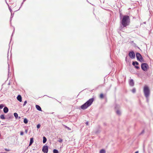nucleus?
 <instances>
[{"label":"nucleus","instance_id":"obj_1","mask_svg":"<svg viewBox=\"0 0 153 153\" xmlns=\"http://www.w3.org/2000/svg\"><path fill=\"white\" fill-rule=\"evenodd\" d=\"M120 17L121 20V23L123 27H126L129 25L130 22V19L128 16L125 15L122 17L121 14L120 13Z\"/></svg>","mask_w":153,"mask_h":153},{"label":"nucleus","instance_id":"obj_2","mask_svg":"<svg viewBox=\"0 0 153 153\" xmlns=\"http://www.w3.org/2000/svg\"><path fill=\"white\" fill-rule=\"evenodd\" d=\"M94 101V98H92L89 99L86 102L81 106V108L82 110H85L90 106Z\"/></svg>","mask_w":153,"mask_h":153},{"label":"nucleus","instance_id":"obj_3","mask_svg":"<svg viewBox=\"0 0 153 153\" xmlns=\"http://www.w3.org/2000/svg\"><path fill=\"white\" fill-rule=\"evenodd\" d=\"M143 92L146 98H148L150 94V91L149 88L147 86H145L143 88Z\"/></svg>","mask_w":153,"mask_h":153},{"label":"nucleus","instance_id":"obj_4","mask_svg":"<svg viewBox=\"0 0 153 153\" xmlns=\"http://www.w3.org/2000/svg\"><path fill=\"white\" fill-rule=\"evenodd\" d=\"M136 55L137 59L138 61L142 62H144V59L143 58L140 53L137 52Z\"/></svg>","mask_w":153,"mask_h":153},{"label":"nucleus","instance_id":"obj_5","mask_svg":"<svg viewBox=\"0 0 153 153\" xmlns=\"http://www.w3.org/2000/svg\"><path fill=\"white\" fill-rule=\"evenodd\" d=\"M141 66L142 70L145 71H147L149 68V65L146 63H142Z\"/></svg>","mask_w":153,"mask_h":153},{"label":"nucleus","instance_id":"obj_6","mask_svg":"<svg viewBox=\"0 0 153 153\" xmlns=\"http://www.w3.org/2000/svg\"><path fill=\"white\" fill-rule=\"evenodd\" d=\"M128 55L132 59H134L135 57V53L133 51H130L128 53Z\"/></svg>","mask_w":153,"mask_h":153},{"label":"nucleus","instance_id":"obj_7","mask_svg":"<svg viewBox=\"0 0 153 153\" xmlns=\"http://www.w3.org/2000/svg\"><path fill=\"white\" fill-rule=\"evenodd\" d=\"M42 151L44 153H48V147L47 146H44L42 149Z\"/></svg>","mask_w":153,"mask_h":153},{"label":"nucleus","instance_id":"obj_8","mask_svg":"<svg viewBox=\"0 0 153 153\" xmlns=\"http://www.w3.org/2000/svg\"><path fill=\"white\" fill-rule=\"evenodd\" d=\"M139 64L138 62L137 61H133L132 62V65L134 66L136 69H139L140 68L139 67L137 66L139 65Z\"/></svg>","mask_w":153,"mask_h":153},{"label":"nucleus","instance_id":"obj_9","mask_svg":"<svg viewBox=\"0 0 153 153\" xmlns=\"http://www.w3.org/2000/svg\"><path fill=\"white\" fill-rule=\"evenodd\" d=\"M17 99L20 102H21L22 101V97L20 95H19L17 96Z\"/></svg>","mask_w":153,"mask_h":153},{"label":"nucleus","instance_id":"obj_10","mask_svg":"<svg viewBox=\"0 0 153 153\" xmlns=\"http://www.w3.org/2000/svg\"><path fill=\"white\" fill-rule=\"evenodd\" d=\"M36 108L38 111H42L41 108L39 105H36Z\"/></svg>","mask_w":153,"mask_h":153},{"label":"nucleus","instance_id":"obj_11","mask_svg":"<svg viewBox=\"0 0 153 153\" xmlns=\"http://www.w3.org/2000/svg\"><path fill=\"white\" fill-rule=\"evenodd\" d=\"M134 83L133 80L131 79L129 82V85L131 86H133L134 85Z\"/></svg>","mask_w":153,"mask_h":153},{"label":"nucleus","instance_id":"obj_12","mask_svg":"<svg viewBox=\"0 0 153 153\" xmlns=\"http://www.w3.org/2000/svg\"><path fill=\"white\" fill-rule=\"evenodd\" d=\"M8 109L7 107H5L4 108L3 111L4 113H7L8 112Z\"/></svg>","mask_w":153,"mask_h":153},{"label":"nucleus","instance_id":"obj_13","mask_svg":"<svg viewBox=\"0 0 153 153\" xmlns=\"http://www.w3.org/2000/svg\"><path fill=\"white\" fill-rule=\"evenodd\" d=\"M33 142V138H30V142L29 143V146H31Z\"/></svg>","mask_w":153,"mask_h":153},{"label":"nucleus","instance_id":"obj_14","mask_svg":"<svg viewBox=\"0 0 153 153\" xmlns=\"http://www.w3.org/2000/svg\"><path fill=\"white\" fill-rule=\"evenodd\" d=\"M13 117L12 114H8V117L7 118V119H11L12 118H13Z\"/></svg>","mask_w":153,"mask_h":153},{"label":"nucleus","instance_id":"obj_15","mask_svg":"<svg viewBox=\"0 0 153 153\" xmlns=\"http://www.w3.org/2000/svg\"><path fill=\"white\" fill-rule=\"evenodd\" d=\"M43 143H45L47 141V139L45 137L43 136Z\"/></svg>","mask_w":153,"mask_h":153},{"label":"nucleus","instance_id":"obj_16","mask_svg":"<svg viewBox=\"0 0 153 153\" xmlns=\"http://www.w3.org/2000/svg\"><path fill=\"white\" fill-rule=\"evenodd\" d=\"M116 114L118 115H120L121 113L120 111L119 110H117L116 111Z\"/></svg>","mask_w":153,"mask_h":153},{"label":"nucleus","instance_id":"obj_17","mask_svg":"<svg viewBox=\"0 0 153 153\" xmlns=\"http://www.w3.org/2000/svg\"><path fill=\"white\" fill-rule=\"evenodd\" d=\"M100 153H105V151L104 149H102L100 151Z\"/></svg>","mask_w":153,"mask_h":153},{"label":"nucleus","instance_id":"obj_18","mask_svg":"<svg viewBox=\"0 0 153 153\" xmlns=\"http://www.w3.org/2000/svg\"><path fill=\"white\" fill-rule=\"evenodd\" d=\"M28 122V120L26 118H25L24 119V123L25 124H27Z\"/></svg>","mask_w":153,"mask_h":153},{"label":"nucleus","instance_id":"obj_19","mask_svg":"<svg viewBox=\"0 0 153 153\" xmlns=\"http://www.w3.org/2000/svg\"><path fill=\"white\" fill-rule=\"evenodd\" d=\"M0 118L2 120H4L5 119V117L4 116V115L2 114L0 116Z\"/></svg>","mask_w":153,"mask_h":153},{"label":"nucleus","instance_id":"obj_20","mask_svg":"<svg viewBox=\"0 0 153 153\" xmlns=\"http://www.w3.org/2000/svg\"><path fill=\"white\" fill-rule=\"evenodd\" d=\"M14 115L15 117L16 118V119H17V118L18 117V114L16 113H14Z\"/></svg>","mask_w":153,"mask_h":153},{"label":"nucleus","instance_id":"obj_21","mask_svg":"<svg viewBox=\"0 0 153 153\" xmlns=\"http://www.w3.org/2000/svg\"><path fill=\"white\" fill-rule=\"evenodd\" d=\"M53 153H59L58 151L56 149H54L53 151Z\"/></svg>","mask_w":153,"mask_h":153},{"label":"nucleus","instance_id":"obj_22","mask_svg":"<svg viewBox=\"0 0 153 153\" xmlns=\"http://www.w3.org/2000/svg\"><path fill=\"white\" fill-rule=\"evenodd\" d=\"M119 107H120V106L119 105H117V104H116L115 106V108L116 109L118 108Z\"/></svg>","mask_w":153,"mask_h":153},{"label":"nucleus","instance_id":"obj_23","mask_svg":"<svg viewBox=\"0 0 153 153\" xmlns=\"http://www.w3.org/2000/svg\"><path fill=\"white\" fill-rule=\"evenodd\" d=\"M136 89L135 88H133L132 90V92L133 93H135L136 92Z\"/></svg>","mask_w":153,"mask_h":153},{"label":"nucleus","instance_id":"obj_24","mask_svg":"<svg viewBox=\"0 0 153 153\" xmlns=\"http://www.w3.org/2000/svg\"><path fill=\"white\" fill-rule=\"evenodd\" d=\"M4 107V105L3 104H1L0 105V109H2Z\"/></svg>","mask_w":153,"mask_h":153},{"label":"nucleus","instance_id":"obj_25","mask_svg":"<svg viewBox=\"0 0 153 153\" xmlns=\"http://www.w3.org/2000/svg\"><path fill=\"white\" fill-rule=\"evenodd\" d=\"M103 95L102 94H101L100 95V98L101 99H102L103 98Z\"/></svg>","mask_w":153,"mask_h":153},{"label":"nucleus","instance_id":"obj_26","mask_svg":"<svg viewBox=\"0 0 153 153\" xmlns=\"http://www.w3.org/2000/svg\"><path fill=\"white\" fill-rule=\"evenodd\" d=\"M58 141L60 143H62L63 141V140L62 139L59 138Z\"/></svg>","mask_w":153,"mask_h":153},{"label":"nucleus","instance_id":"obj_27","mask_svg":"<svg viewBox=\"0 0 153 153\" xmlns=\"http://www.w3.org/2000/svg\"><path fill=\"white\" fill-rule=\"evenodd\" d=\"M123 27L122 25L120 27V29L121 30H122L123 29Z\"/></svg>","mask_w":153,"mask_h":153},{"label":"nucleus","instance_id":"obj_28","mask_svg":"<svg viewBox=\"0 0 153 153\" xmlns=\"http://www.w3.org/2000/svg\"><path fill=\"white\" fill-rule=\"evenodd\" d=\"M40 127V124H38L37 125V128H39Z\"/></svg>","mask_w":153,"mask_h":153},{"label":"nucleus","instance_id":"obj_29","mask_svg":"<svg viewBox=\"0 0 153 153\" xmlns=\"http://www.w3.org/2000/svg\"><path fill=\"white\" fill-rule=\"evenodd\" d=\"M27 103V102L26 101H25L24 102V103L23 104V106H24Z\"/></svg>","mask_w":153,"mask_h":153},{"label":"nucleus","instance_id":"obj_30","mask_svg":"<svg viewBox=\"0 0 153 153\" xmlns=\"http://www.w3.org/2000/svg\"><path fill=\"white\" fill-rule=\"evenodd\" d=\"M20 135H24V132L23 131H21L20 132Z\"/></svg>","mask_w":153,"mask_h":153},{"label":"nucleus","instance_id":"obj_31","mask_svg":"<svg viewBox=\"0 0 153 153\" xmlns=\"http://www.w3.org/2000/svg\"><path fill=\"white\" fill-rule=\"evenodd\" d=\"M5 150L7 151H10V150L9 149H7L6 148H5L4 149Z\"/></svg>","mask_w":153,"mask_h":153},{"label":"nucleus","instance_id":"obj_32","mask_svg":"<svg viewBox=\"0 0 153 153\" xmlns=\"http://www.w3.org/2000/svg\"><path fill=\"white\" fill-rule=\"evenodd\" d=\"M65 126V127L66 128H67L69 130H71V129L70 128H69V127Z\"/></svg>","mask_w":153,"mask_h":153},{"label":"nucleus","instance_id":"obj_33","mask_svg":"<svg viewBox=\"0 0 153 153\" xmlns=\"http://www.w3.org/2000/svg\"><path fill=\"white\" fill-rule=\"evenodd\" d=\"M14 32V30H13V33H12V34L11 35V39H12V36H13V34Z\"/></svg>","mask_w":153,"mask_h":153},{"label":"nucleus","instance_id":"obj_34","mask_svg":"<svg viewBox=\"0 0 153 153\" xmlns=\"http://www.w3.org/2000/svg\"><path fill=\"white\" fill-rule=\"evenodd\" d=\"M144 130H143L142 131V132L140 133V134H142L143 133H144Z\"/></svg>","mask_w":153,"mask_h":153},{"label":"nucleus","instance_id":"obj_35","mask_svg":"<svg viewBox=\"0 0 153 153\" xmlns=\"http://www.w3.org/2000/svg\"><path fill=\"white\" fill-rule=\"evenodd\" d=\"M9 8L10 10V12L11 13L12 11V10H11V8L10 7H9Z\"/></svg>","mask_w":153,"mask_h":153},{"label":"nucleus","instance_id":"obj_36","mask_svg":"<svg viewBox=\"0 0 153 153\" xmlns=\"http://www.w3.org/2000/svg\"><path fill=\"white\" fill-rule=\"evenodd\" d=\"M85 124L86 125H88V122H86L85 123Z\"/></svg>","mask_w":153,"mask_h":153},{"label":"nucleus","instance_id":"obj_37","mask_svg":"<svg viewBox=\"0 0 153 153\" xmlns=\"http://www.w3.org/2000/svg\"><path fill=\"white\" fill-rule=\"evenodd\" d=\"M13 16V15H12V13L11 14V16H10V19H11L12 18Z\"/></svg>","mask_w":153,"mask_h":153},{"label":"nucleus","instance_id":"obj_38","mask_svg":"<svg viewBox=\"0 0 153 153\" xmlns=\"http://www.w3.org/2000/svg\"><path fill=\"white\" fill-rule=\"evenodd\" d=\"M9 68H10L9 65L8 64V73H9Z\"/></svg>","mask_w":153,"mask_h":153},{"label":"nucleus","instance_id":"obj_39","mask_svg":"<svg viewBox=\"0 0 153 153\" xmlns=\"http://www.w3.org/2000/svg\"><path fill=\"white\" fill-rule=\"evenodd\" d=\"M28 130L27 129L25 130V132L26 133H27V132Z\"/></svg>","mask_w":153,"mask_h":153},{"label":"nucleus","instance_id":"obj_40","mask_svg":"<svg viewBox=\"0 0 153 153\" xmlns=\"http://www.w3.org/2000/svg\"><path fill=\"white\" fill-rule=\"evenodd\" d=\"M146 98V100H147V102H148L149 99H148V98Z\"/></svg>","mask_w":153,"mask_h":153},{"label":"nucleus","instance_id":"obj_41","mask_svg":"<svg viewBox=\"0 0 153 153\" xmlns=\"http://www.w3.org/2000/svg\"><path fill=\"white\" fill-rule=\"evenodd\" d=\"M21 117H18H18L17 118L18 119H20Z\"/></svg>","mask_w":153,"mask_h":153},{"label":"nucleus","instance_id":"obj_42","mask_svg":"<svg viewBox=\"0 0 153 153\" xmlns=\"http://www.w3.org/2000/svg\"><path fill=\"white\" fill-rule=\"evenodd\" d=\"M25 0H23V2H22V4H23V2H24L25 1Z\"/></svg>","mask_w":153,"mask_h":153},{"label":"nucleus","instance_id":"obj_43","mask_svg":"<svg viewBox=\"0 0 153 153\" xmlns=\"http://www.w3.org/2000/svg\"><path fill=\"white\" fill-rule=\"evenodd\" d=\"M135 153H138V151H136L135 152Z\"/></svg>","mask_w":153,"mask_h":153},{"label":"nucleus","instance_id":"obj_44","mask_svg":"<svg viewBox=\"0 0 153 153\" xmlns=\"http://www.w3.org/2000/svg\"><path fill=\"white\" fill-rule=\"evenodd\" d=\"M146 22H144V24H146Z\"/></svg>","mask_w":153,"mask_h":153},{"label":"nucleus","instance_id":"obj_45","mask_svg":"<svg viewBox=\"0 0 153 153\" xmlns=\"http://www.w3.org/2000/svg\"><path fill=\"white\" fill-rule=\"evenodd\" d=\"M98 133L97 131L96 133Z\"/></svg>","mask_w":153,"mask_h":153}]
</instances>
